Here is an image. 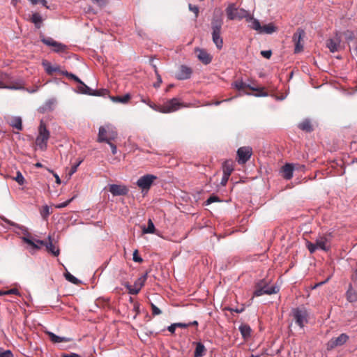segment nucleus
<instances>
[{"label": "nucleus", "instance_id": "f257e3e1", "mask_svg": "<svg viewBox=\"0 0 357 357\" xmlns=\"http://www.w3.org/2000/svg\"><path fill=\"white\" fill-rule=\"evenodd\" d=\"M332 237V233L319 236L314 243L307 241L306 247L311 254L315 252L318 249L328 252L331 250L330 241Z\"/></svg>", "mask_w": 357, "mask_h": 357}, {"label": "nucleus", "instance_id": "f03ea898", "mask_svg": "<svg viewBox=\"0 0 357 357\" xmlns=\"http://www.w3.org/2000/svg\"><path fill=\"white\" fill-rule=\"evenodd\" d=\"M222 24V20L220 17H213L211 20L212 40L218 50H221L223 46V39L221 37Z\"/></svg>", "mask_w": 357, "mask_h": 357}, {"label": "nucleus", "instance_id": "7ed1b4c3", "mask_svg": "<svg viewBox=\"0 0 357 357\" xmlns=\"http://www.w3.org/2000/svg\"><path fill=\"white\" fill-rule=\"evenodd\" d=\"M0 89L21 90L24 89V86L22 81H14L9 74L0 70Z\"/></svg>", "mask_w": 357, "mask_h": 357}, {"label": "nucleus", "instance_id": "20e7f679", "mask_svg": "<svg viewBox=\"0 0 357 357\" xmlns=\"http://www.w3.org/2000/svg\"><path fill=\"white\" fill-rule=\"evenodd\" d=\"M291 315L295 323L303 328L309 321V312L305 307H295L291 310Z\"/></svg>", "mask_w": 357, "mask_h": 357}, {"label": "nucleus", "instance_id": "39448f33", "mask_svg": "<svg viewBox=\"0 0 357 357\" xmlns=\"http://www.w3.org/2000/svg\"><path fill=\"white\" fill-rule=\"evenodd\" d=\"M50 137V132L47 130L43 121H40L38 127V135L36 139V144L42 151H45L47 146V142Z\"/></svg>", "mask_w": 357, "mask_h": 357}, {"label": "nucleus", "instance_id": "423d86ee", "mask_svg": "<svg viewBox=\"0 0 357 357\" xmlns=\"http://www.w3.org/2000/svg\"><path fill=\"white\" fill-rule=\"evenodd\" d=\"M229 20H241L248 17L249 13L243 8H238L235 3L229 4L225 9Z\"/></svg>", "mask_w": 357, "mask_h": 357}, {"label": "nucleus", "instance_id": "0eeeda50", "mask_svg": "<svg viewBox=\"0 0 357 357\" xmlns=\"http://www.w3.org/2000/svg\"><path fill=\"white\" fill-rule=\"evenodd\" d=\"M2 220L6 223H7V224H8L10 225H12V226L16 227L17 229H19L22 230V234H24V236H23L22 238V241L24 243H26L28 245H29L33 249H36V250L40 249V245L37 243L38 240H36V241H33L30 238L31 234L29 233L27 229L25 227L20 225H17V224L15 223L14 222H12L10 220H8V219H7L6 218H3Z\"/></svg>", "mask_w": 357, "mask_h": 357}, {"label": "nucleus", "instance_id": "6e6552de", "mask_svg": "<svg viewBox=\"0 0 357 357\" xmlns=\"http://www.w3.org/2000/svg\"><path fill=\"white\" fill-rule=\"evenodd\" d=\"M2 220L6 223H7V224H8L10 225H12V226L16 227L17 229H19L22 230V234H24V236H23L22 238V241L24 243H26L28 245H29L33 249H36V250L40 249V245L37 243L38 240H36V241H33L30 238L31 234L29 233L27 229L25 227L20 225H17V224L15 223L14 222H12L10 220H8V219H7L6 218H3Z\"/></svg>", "mask_w": 357, "mask_h": 357}, {"label": "nucleus", "instance_id": "1a4fd4ad", "mask_svg": "<svg viewBox=\"0 0 357 357\" xmlns=\"http://www.w3.org/2000/svg\"><path fill=\"white\" fill-rule=\"evenodd\" d=\"M106 133V130L105 127H100L99 128V132L98 136V142H106L107 143L112 149V153L114 155L116 153V146L115 144L111 142L112 140L115 139L117 137V132L116 131H112L109 133V136L105 137V134Z\"/></svg>", "mask_w": 357, "mask_h": 357}, {"label": "nucleus", "instance_id": "9d476101", "mask_svg": "<svg viewBox=\"0 0 357 357\" xmlns=\"http://www.w3.org/2000/svg\"><path fill=\"white\" fill-rule=\"evenodd\" d=\"M157 179V176L153 174H146L141 176L137 181V186L142 190V192H147L151 188L153 182Z\"/></svg>", "mask_w": 357, "mask_h": 357}, {"label": "nucleus", "instance_id": "9b49d317", "mask_svg": "<svg viewBox=\"0 0 357 357\" xmlns=\"http://www.w3.org/2000/svg\"><path fill=\"white\" fill-rule=\"evenodd\" d=\"M234 87L238 91H245V89H249L252 91H256L257 93L255 94V96L257 97H264L268 96V93L264 91V88H255L249 84L244 83L243 81H236L234 83Z\"/></svg>", "mask_w": 357, "mask_h": 357}, {"label": "nucleus", "instance_id": "f8f14e48", "mask_svg": "<svg viewBox=\"0 0 357 357\" xmlns=\"http://www.w3.org/2000/svg\"><path fill=\"white\" fill-rule=\"evenodd\" d=\"M148 273H146L144 275H143L142 277L138 278L134 283V285L132 286L129 284V283H126L125 287L128 290V293L130 294L136 295L137 294L141 289L144 285V283L147 279Z\"/></svg>", "mask_w": 357, "mask_h": 357}, {"label": "nucleus", "instance_id": "ddd939ff", "mask_svg": "<svg viewBox=\"0 0 357 357\" xmlns=\"http://www.w3.org/2000/svg\"><path fill=\"white\" fill-rule=\"evenodd\" d=\"M161 106L162 113H171L179 109L183 106V103L178 98H174L167 100Z\"/></svg>", "mask_w": 357, "mask_h": 357}, {"label": "nucleus", "instance_id": "4468645a", "mask_svg": "<svg viewBox=\"0 0 357 357\" xmlns=\"http://www.w3.org/2000/svg\"><path fill=\"white\" fill-rule=\"evenodd\" d=\"M278 291L279 288L276 286L268 287L266 285L261 286L260 284H257L253 296L258 297L263 294L271 295L278 293Z\"/></svg>", "mask_w": 357, "mask_h": 357}, {"label": "nucleus", "instance_id": "2eb2a0df", "mask_svg": "<svg viewBox=\"0 0 357 357\" xmlns=\"http://www.w3.org/2000/svg\"><path fill=\"white\" fill-rule=\"evenodd\" d=\"M305 35V32L302 29H298L297 31L293 35V41L295 45L294 52L299 53L303 51V46L301 44L303 37Z\"/></svg>", "mask_w": 357, "mask_h": 357}, {"label": "nucleus", "instance_id": "dca6fc26", "mask_svg": "<svg viewBox=\"0 0 357 357\" xmlns=\"http://www.w3.org/2000/svg\"><path fill=\"white\" fill-rule=\"evenodd\" d=\"M252 154V148L250 146H243L238 149L237 156L239 164H245L248 161Z\"/></svg>", "mask_w": 357, "mask_h": 357}, {"label": "nucleus", "instance_id": "f3484780", "mask_svg": "<svg viewBox=\"0 0 357 357\" xmlns=\"http://www.w3.org/2000/svg\"><path fill=\"white\" fill-rule=\"evenodd\" d=\"M349 340V336L345 333H342L337 337L331 338L327 343V349L332 350L337 347L342 346Z\"/></svg>", "mask_w": 357, "mask_h": 357}, {"label": "nucleus", "instance_id": "a211bd4d", "mask_svg": "<svg viewBox=\"0 0 357 357\" xmlns=\"http://www.w3.org/2000/svg\"><path fill=\"white\" fill-rule=\"evenodd\" d=\"M41 41L46 45L52 47L55 52H63L67 50L66 45L56 42L52 38H43Z\"/></svg>", "mask_w": 357, "mask_h": 357}, {"label": "nucleus", "instance_id": "6ab92c4d", "mask_svg": "<svg viewBox=\"0 0 357 357\" xmlns=\"http://www.w3.org/2000/svg\"><path fill=\"white\" fill-rule=\"evenodd\" d=\"M192 73V70L190 67L182 65L179 67L176 77L179 80L187 79L190 77Z\"/></svg>", "mask_w": 357, "mask_h": 357}, {"label": "nucleus", "instance_id": "aec40b11", "mask_svg": "<svg viewBox=\"0 0 357 357\" xmlns=\"http://www.w3.org/2000/svg\"><path fill=\"white\" fill-rule=\"evenodd\" d=\"M197 53V58L204 64L207 65L212 61V56L207 52L206 50L200 48H196L195 50Z\"/></svg>", "mask_w": 357, "mask_h": 357}, {"label": "nucleus", "instance_id": "412c9836", "mask_svg": "<svg viewBox=\"0 0 357 357\" xmlns=\"http://www.w3.org/2000/svg\"><path fill=\"white\" fill-rule=\"evenodd\" d=\"M109 192L114 196L126 195L128 192V189L125 185L112 184L109 186Z\"/></svg>", "mask_w": 357, "mask_h": 357}, {"label": "nucleus", "instance_id": "4be33fe9", "mask_svg": "<svg viewBox=\"0 0 357 357\" xmlns=\"http://www.w3.org/2000/svg\"><path fill=\"white\" fill-rule=\"evenodd\" d=\"M48 243L42 240H38L37 243L40 245H45L47 248V250L52 253L54 256H58L59 254V250L52 243L50 236L48 237Z\"/></svg>", "mask_w": 357, "mask_h": 357}, {"label": "nucleus", "instance_id": "5701e85b", "mask_svg": "<svg viewBox=\"0 0 357 357\" xmlns=\"http://www.w3.org/2000/svg\"><path fill=\"white\" fill-rule=\"evenodd\" d=\"M79 92L84 94L91 95V96H101L102 94L100 91H93L88 86H86L83 82L79 84L78 86Z\"/></svg>", "mask_w": 357, "mask_h": 357}, {"label": "nucleus", "instance_id": "b1692460", "mask_svg": "<svg viewBox=\"0 0 357 357\" xmlns=\"http://www.w3.org/2000/svg\"><path fill=\"white\" fill-rule=\"evenodd\" d=\"M326 47L331 52H338L340 47V40L338 38L328 39Z\"/></svg>", "mask_w": 357, "mask_h": 357}, {"label": "nucleus", "instance_id": "393cba45", "mask_svg": "<svg viewBox=\"0 0 357 357\" xmlns=\"http://www.w3.org/2000/svg\"><path fill=\"white\" fill-rule=\"evenodd\" d=\"M294 166L292 164L287 163L282 167V172L284 178L289 180L293 176Z\"/></svg>", "mask_w": 357, "mask_h": 357}, {"label": "nucleus", "instance_id": "a878e982", "mask_svg": "<svg viewBox=\"0 0 357 357\" xmlns=\"http://www.w3.org/2000/svg\"><path fill=\"white\" fill-rule=\"evenodd\" d=\"M46 334L48 335L50 340L53 343L68 342L71 341L70 338L66 337H60L50 331H47Z\"/></svg>", "mask_w": 357, "mask_h": 357}, {"label": "nucleus", "instance_id": "bb28decb", "mask_svg": "<svg viewBox=\"0 0 357 357\" xmlns=\"http://www.w3.org/2000/svg\"><path fill=\"white\" fill-rule=\"evenodd\" d=\"M194 357H203L206 354V349L202 342H196Z\"/></svg>", "mask_w": 357, "mask_h": 357}, {"label": "nucleus", "instance_id": "cd10ccee", "mask_svg": "<svg viewBox=\"0 0 357 357\" xmlns=\"http://www.w3.org/2000/svg\"><path fill=\"white\" fill-rule=\"evenodd\" d=\"M247 22H251L250 25V28L257 31L259 33V31L261 29V26L259 21L257 19H255L252 16L248 14V17L245 19Z\"/></svg>", "mask_w": 357, "mask_h": 357}, {"label": "nucleus", "instance_id": "c85d7f7f", "mask_svg": "<svg viewBox=\"0 0 357 357\" xmlns=\"http://www.w3.org/2000/svg\"><path fill=\"white\" fill-rule=\"evenodd\" d=\"M234 171V162L226 160L222 164V172L224 174L231 175Z\"/></svg>", "mask_w": 357, "mask_h": 357}, {"label": "nucleus", "instance_id": "c756f323", "mask_svg": "<svg viewBox=\"0 0 357 357\" xmlns=\"http://www.w3.org/2000/svg\"><path fill=\"white\" fill-rule=\"evenodd\" d=\"M239 331L241 332V334L242 337L246 340L250 336L251 333V328L248 324H241L239 326Z\"/></svg>", "mask_w": 357, "mask_h": 357}, {"label": "nucleus", "instance_id": "7c9ffc66", "mask_svg": "<svg viewBox=\"0 0 357 357\" xmlns=\"http://www.w3.org/2000/svg\"><path fill=\"white\" fill-rule=\"evenodd\" d=\"M10 125L18 130H22V119L19 116L13 117L10 119Z\"/></svg>", "mask_w": 357, "mask_h": 357}, {"label": "nucleus", "instance_id": "2f4dec72", "mask_svg": "<svg viewBox=\"0 0 357 357\" xmlns=\"http://www.w3.org/2000/svg\"><path fill=\"white\" fill-rule=\"evenodd\" d=\"M298 128L301 130L305 131V132H308L312 131V130H313L311 122L308 119H305L304 121L301 122L298 124Z\"/></svg>", "mask_w": 357, "mask_h": 357}, {"label": "nucleus", "instance_id": "473e14b6", "mask_svg": "<svg viewBox=\"0 0 357 357\" xmlns=\"http://www.w3.org/2000/svg\"><path fill=\"white\" fill-rule=\"evenodd\" d=\"M277 30V28L272 24H268L264 26H261V29L259 31L260 33H267L271 34L275 32Z\"/></svg>", "mask_w": 357, "mask_h": 357}, {"label": "nucleus", "instance_id": "72a5a7b5", "mask_svg": "<svg viewBox=\"0 0 357 357\" xmlns=\"http://www.w3.org/2000/svg\"><path fill=\"white\" fill-rule=\"evenodd\" d=\"M142 228L143 234H154L155 231V226L151 219L148 220L147 227L143 226Z\"/></svg>", "mask_w": 357, "mask_h": 357}, {"label": "nucleus", "instance_id": "f704fd0d", "mask_svg": "<svg viewBox=\"0 0 357 357\" xmlns=\"http://www.w3.org/2000/svg\"><path fill=\"white\" fill-rule=\"evenodd\" d=\"M31 21L35 24L36 28L39 29L40 27L43 19L39 13H35L32 15Z\"/></svg>", "mask_w": 357, "mask_h": 357}, {"label": "nucleus", "instance_id": "c9c22d12", "mask_svg": "<svg viewBox=\"0 0 357 357\" xmlns=\"http://www.w3.org/2000/svg\"><path fill=\"white\" fill-rule=\"evenodd\" d=\"M130 95L127 93L123 96H116L113 97L112 100L115 102H119L121 103H127L130 99Z\"/></svg>", "mask_w": 357, "mask_h": 357}, {"label": "nucleus", "instance_id": "e433bc0d", "mask_svg": "<svg viewBox=\"0 0 357 357\" xmlns=\"http://www.w3.org/2000/svg\"><path fill=\"white\" fill-rule=\"evenodd\" d=\"M347 297L349 302H355L357 301V292L352 289H349L347 292Z\"/></svg>", "mask_w": 357, "mask_h": 357}, {"label": "nucleus", "instance_id": "4c0bfd02", "mask_svg": "<svg viewBox=\"0 0 357 357\" xmlns=\"http://www.w3.org/2000/svg\"><path fill=\"white\" fill-rule=\"evenodd\" d=\"M19 295L20 293H19V291L17 289H15V288H13V289H11L10 290H7V291H3V290H0V296H3V295Z\"/></svg>", "mask_w": 357, "mask_h": 357}, {"label": "nucleus", "instance_id": "58836bf2", "mask_svg": "<svg viewBox=\"0 0 357 357\" xmlns=\"http://www.w3.org/2000/svg\"><path fill=\"white\" fill-rule=\"evenodd\" d=\"M65 277L68 281L72 282L73 284H77L79 283V280L70 273H66Z\"/></svg>", "mask_w": 357, "mask_h": 357}, {"label": "nucleus", "instance_id": "ea45409f", "mask_svg": "<svg viewBox=\"0 0 357 357\" xmlns=\"http://www.w3.org/2000/svg\"><path fill=\"white\" fill-rule=\"evenodd\" d=\"M61 73L63 75H66V77L75 80L76 82H77L79 84H80L82 82L80 79L73 73H68L67 71H62Z\"/></svg>", "mask_w": 357, "mask_h": 357}, {"label": "nucleus", "instance_id": "a19ab883", "mask_svg": "<svg viewBox=\"0 0 357 357\" xmlns=\"http://www.w3.org/2000/svg\"><path fill=\"white\" fill-rule=\"evenodd\" d=\"M14 180L17 181L20 185H23L25 183V179L20 172H17Z\"/></svg>", "mask_w": 357, "mask_h": 357}, {"label": "nucleus", "instance_id": "79ce46f5", "mask_svg": "<svg viewBox=\"0 0 357 357\" xmlns=\"http://www.w3.org/2000/svg\"><path fill=\"white\" fill-rule=\"evenodd\" d=\"M0 357H13V354L10 350H4L0 347Z\"/></svg>", "mask_w": 357, "mask_h": 357}, {"label": "nucleus", "instance_id": "37998d69", "mask_svg": "<svg viewBox=\"0 0 357 357\" xmlns=\"http://www.w3.org/2000/svg\"><path fill=\"white\" fill-rule=\"evenodd\" d=\"M147 105L152 108L153 110L162 113V106L161 105H158L153 102H152L151 100H149V102H147Z\"/></svg>", "mask_w": 357, "mask_h": 357}, {"label": "nucleus", "instance_id": "c03bdc74", "mask_svg": "<svg viewBox=\"0 0 357 357\" xmlns=\"http://www.w3.org/2000/svg\"><path fill=\"white\" fill-rule=\"evenodd\" d=\"M60 71V69L59 67H54V66H48L47 68H46V72L49 74V75H52L55 72H59Z\"/></svg>", "mask_w": 357, "mask_h": 357}, {"label": "nucleus", "instance_id": "a18cd8bd", "mask_svg": "<svg viewBox=\"0 0 357 357\" xmlns=\"http://www.w3.org/2000/svg\"><path fill=\"white\" fill-rule=\"evenodd\" d=\"M151 307L153 316L159 315L162 313L161 310L152 303H151Z\"/></svg>", "mask_w": 357, "mask_h": 357}, {"label": "nucleus", "instance_id": "49530a36", "mask_svg": "<svg viewBox=\"0 0 357 357\" xmlns=\"http://www.w3.org/2000/svg\"><path fill=\"white\" fill-rule=\"evenodd\" d=\"M133 261L138 263H142L143 259L141 257L139 256V252L137 250H135L133 252Z\"/></svg>", "mask_w": 357, "mask_h": 357}, {"label": "nucleus", "instance_id": "de8ad7c7", "mask_svg": "<svg viewBox=\"0 0 357 357\" xmlns=\"http://www.w3.org/2000/svg\"><path fill=\"white\" fill-rule=\"evenodd\" d=\"M73 199H74V197L61 204L55 205V208H61L66 207Z\"/></svg>", "mask_w": 357, "mask_h": 357}, {"label": "nucleus", "instance_id": "09e8293b", "mask_svg": "<svg viewBox=\"0 0 357 357\" xmlns=\"http://www.w3.org/2000/svg\"><path fill=\"white\" fill-rule=\"evenodd\" d=\"M215 202H220V198L218 196L212 195L206 200V204H211Z\"/></svg>", "mask_w": 357, "mask_h": 357}, {"label": "nucleus", "instance_id": "8fccbe9b", "mask_svg": "<svg viewBox=\"0 0 357 357\" xmlns=\"http://www.w3.org/2000/svg\"><path fill=\"white\" fill-rule=\"evenodd\" d=\"M82 160L79 161L77 164L72 166L71 169L69 172V176H71L73 174L77 172V167L81 164Z\"/></svg>", "mask_w": 357, "mask_h": 357}, {"label": "nucleus", "instance_id": "3c124183", "mask_svg": "<svg viewBox=\"0 0 357 357\" xmlns=\"http://www.w3.org/2000/svg\"><path fill=\"white\" fill-rule=\"evenodd\" d=\"M190 10L192 11L195 14V17H197L199 13V8L197 6H193L191 3L189 4Z\"/></svg>", "mask_w": 357, "mask_h": 357}, {"label": "nucleus", "instance_id": "603ef678", "mask_svg": "<svg viewBox=\"0 0 357 357\" xmlns=\"http://www.w3.org/2000/svg\"><path fill=\"white\" fill-rule=\"evenodd\" d=\"M261 54L266 59H270L272 52L271 50H264L261 52Z\"/></svg>", "mask_w": 357, "mask_h": 357}, {"label": "nucleus", "instance_id": "864d4df0", "mask_svg": "<svg viewBox=\"0 0 357 357\" xmlns=\"http://www.w3.org/2000/svg\"><path fill=\"white\" fill-rule=\"evenodd\" d=\"M229 176H230L229 175L224 174H223V176H222V180H221L220 184H221L222 185L225 186V185L227 184V181H228V180H229Z\"/></svg>", "mask_w": 357, "mask_h": 357}, {"label": "nucleus", "instance_id": "5fc2aeb1", "mask_svg": "<svg viewBox=\"0 0 357 357\" xmlns=\"http://www.w3.org/2000/svg\"><path fill=\"white\" fill-rule=\"evenodd\" d=\"M47 170L53 174V176H54V178H55V180H56L55 181H56V183L57 184H61V179H60V178H59V176L57 175V174L54 173V171H52V170H51V169H47Z\"/></svg>", "mask_w": 357, "mask_h": 357}, {"label": "nucleus", "instance_id": "6e6d98bb", "mask_svg": "<svg viewBox=\"0 0 357 357\" xmlns=\"http://www.w3.org/2000/svg\"><path fill=\"white\" fill-rule=\"evenodd\" d=\"M61 357H81L79 355L75 353L63 354Z\"/></svg>", "mask_w": 357, "mask_h": 357}, {"label": "nucleus", "instance_id": "4d7b16f0", "mask_svg": "<svg viewBox=\"0 0 357 357\" xmlns=\"http://www.w3.org/2000/svg\"><path fill=\"white\" fill-rule=\"evenodd\" d=\"M175 324H176V328H188V326H190V324H184V323H175Z\"/></svg>", "mask_w": 357, "mask_h": 357}, {"label": "nucleus", "instance_id": "13d9d810", "mask_svg": "<svg viewBox=\"0 0 357 357\" xmlns=\"http://www.w3.org/2000/svg\"><path fill=\"white\" fill-rule=\"evenodd\" d=\"M229 310H230L231 312H235L236 313H241L244 311V307H241V308H229Z\"/></svg>", "mask_w": 357, "mask_h": 357}, {"label": "nucleus", "instance_id": "bf43d9fd", "mask_svg": "<svg viewBox=\"0 0 357 357\" xmlns=\"http://www.w3.org/2000/svg\"><path fill=\"white\" fill-rule=\"evenodd\" d=\"M176 328V324H173L171 326H169L167 329L171 333H174L175 332Z\"/></svg>", "mask_w": 357, "mask_h": 357}, {"label": "nucleus", "instance_id": "052dcab7", "mask_svg": "<svg viewBox=\"0 0 357 357\" xmlns=\"http://www.w3.org/2000/svg\"><path fill=\"white\" fill-rule=\"evenodd\" d=\"M105 130H106V133L105 134V137H107L109 136V133H111L112 131H115L114 129H112V128H109V126H107V128H105Z\"/></svg>", "mask_w": 357, "mask_h": 357}, {"label": "nucleus", "instance_id": "680f3d73", "mask_svg": "<svg viewBox=\"0 0 357 357\" xmlns=\"http://www.w3.org/2000/svg\"><path fill=\"white\" fill-rule=\"evenodd\" d=\"M39 3H41L43 6H45L47 8H48V6H47L46 0H39Z\"/></svg>", "mask_w": 357, "mask_h": 357}, {"label": "nucleus", "instance_id": "e2e57ef3", "mask_svg": "<svg viewBox=\"0 0 357 357\" xmlns=\"http://www.w3.org/2000/svg\"><path fill=\"white\" fill-rule=\"evenodd\" d=\"M20 1V0H11V4L14 6H16L17 3Z\"/></svg>", "mask_w": 357, "mask_h": 357}, {"label": "nucleus", "instance_id": "0e129e2a", "mask_svg": "<svg viewBox=\"0 0 357 357\" xmlns=\"http://www.w3.org/2000/svg\"><path fill=\"white\" fill-rule=\"evenodd\" d=\"M33 5L39 3V0H29Z\"/></svg>", "mask_w": 357, "mask_h": 357}, {"label": "nucleus", "instance_id": "69168bd1", "mask_svg": "<svg viewBox=\"0 0 357 357\" xmlns=\"http://www.w3.org/2000/svg\"><path fill=\"white\" fill-rule=\"evenodd\" d=\"M188 324H190V326H197L198 325V322L197 321H194L192 322L188 323Z\"/></svg>", "mask_w": 357, "mask_h": 357}, {"label": "nucleus", "instance_id": "338daca9", "mask_svg": "<svg viewBox=\"0 0 357 357\" xmlns=\"http://www.w3.org/2000/svg\"><path fill=\"white\" fill-rule=\"evenodd\" d=\"M44 212H45L47 215H49V214H50L49 208H48L47 206H45V208H44Z\"/></svg>", "mask_w": 357, "mask_h": 357}, {"label": "nucleus", "instance_id": "774afa93", "mask_svg": "<svg viewBox=\"0 0 357 357\" xmlns=\"http://www.w3.org/2000/svg\"><path fill=\"white\" fill-rule=\"evenodd\" d=\"M35 166L36 167H42L43 165L40 162H37V163L35 164Z\"/></svg>", "mask_w": 357, "mask_h": 357}]
</instances>
